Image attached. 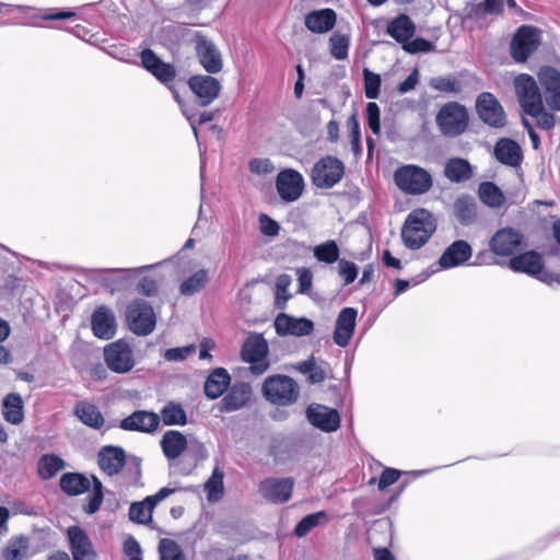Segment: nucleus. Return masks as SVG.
I'll list each match as a JSON object with an SVG mask.
<instances>
[{"mask_svg":"<svg viewBox=\"0 0 560 560\" xmlns=\"http://www.w3.org/2000/svg\"><path fill=\"white\" fill-rule=\"evenodd\" d=\"M59 486L66 494L71 497L81 495L92 487V493L88 498V503L83 505V511L91 515L101 509L104 501V488L96 476L92 475V479H89L81 472H65L59 479Z\"/></svg>","mask_w":560,"mask_h":560,"instance_id":"obj_1","label":"nucleus"},{"mask_svg":"<svg viewBox=\"0 0 560 560\" xmlns=\"http://www.w3.org/2000/svg\"><path fill=\"white\" fill-rule=\"evenodd\" d=\"M435 229V221L428 210L415 209L407 215L401 228L402 243L408 249H419L427 244Z\"/></svg>","mask_w":560,"mask_h":560,"instance_id":"obj_2","label":"nucleus"},{"mask_svg":"<svg viewBox=\"0 0 560 560\" xmlns=\"http://www.w3.org/2000/svg\"><path fill=\"white\" fill-rule=\"evenodd\" d=\"M469 113L465 105L451 101L443 104L435 115L440 132L446 138H457L469 127Z\"/></svg>","mask_w":560,"mask_h":560,"instance_id":"obj_3","label":"nucleus"},{"mask_svg":"<svg viewBox=\"0 0 560 560\" xmlns=\"http://www.w3.org/2000/svg\"><path fill=\"white\" fill-rule=\"evenodd\" d=\"M261 392L264 397L272 405L290 406L298 400L300 387L292 377L276 374L264 381Z\"/></svg>","mask_w":560,"mask_h":560,"instance_id":"obj_4","label":"nucleus"},{"mask_svg":"<svg viewBox=\"0 0 560 560\" xmlns=\"http://www.w3.org/2000/svg\"><path fill=\"white\" fill-rule=\"evenodd\" d=\"M397 187L409 195H422L432 187V176L424 168L408 164L398 167L394 173Z\"/></svg>","mask_w":560,"mask_h":560,"instance_id":"obj_5","label":"nucleus"},{"mask_svg":"<svg viewBox=\"0 0 560 560\" xmlns=\"http://www.w3.org/2000/svg\"><path fill=\"white\" fill-rule=\"evenodd\" d=\"M343 176V162L337 156L329 154L316 161L310 173L312 184L319 189L332 188Z\"/></svg>","mask_w":560,"mask_h":560,"instance_id":"obj_6","label":"nucleus"},{"mask_svg":"<svg viewBox=\"0 0 560 560\" xmlns=\"http://www.w3.org/2000/svg\"><path fill=\"white\" fill-rule=\"evenodd\" d=\"M125 317L129 329L137 336H148L156 326L154 310L144 300L136 299L128 303Z\"/></svg>","mask_w":560,"mask_h":560,"instance_id":"obj_7","label":"nucleus"},{"mask_svg":"<svg viewBox=\"0 0 560 560\" xmlns=\"http://www.w3.org/2000/svg\"><path fill=\"white\" fill-rule=\"evenodd\" d=\"M267 340L258 334H253L246 338L241 349V358L249 363V370L254 375L264 374L270 366L268 360Z\"/></svg>","mask_w":560,"mask_h":560,"instance_id":"obj_8","label":"nucleus"},{"mask_svg":"<svg viewBox=\"0 0 560 560\" xmlns=\"http://www.w3.org/2000/svg\"><path fill=\"white\" fill-rule=\"evenodd\" d=\"M514 89L524 113L537 117L542 110V97L535 79L526 73L518 74Z\"/></svg>","mask_w":560,"mask_h":560,"instance_id":"obj_9","label":"nucleus"},{"mask_svg":"<svg viewBox=\"0 0 560 560\" xmlns=\"http://www.w3.org/2000/svg\"><path fill=\"white\" fill-rule=\"evenodd\" d=\"M489 245L495 256L510 258L516 256V253L526 246L523 234L512 228L498 230L491 237Z\"/></svg>","mask_w":560,"mask_h":560,"instance_id":"obj_10","label":"nucleus"},{"mask_svg":"<svg viewBox=\"0 0 560 560\" xmlns=\"http://www.w3.org/2000/svg\"><path fill=\"white\" fill-rule=\"evenodd\" d=\"M104 360L107 368L118 374L132 370L135 359L131 348L124 340H117L104 348Z\"/></svg>","mask_w":560,"mask_h":560,"instance_id":"obj_11","label":"nucleus"},{"mask_svg":"<svg viewBox=\"0 0 560 560\" xmlns=\"http://www.w3.org/2000/svg\"><path fill=\"white\" fill-rule=\"evenodd\" d=\"M195 51L199 63L208 73H218L223 68L222 57L212 40L201 32H195Z\"/></svg>","mask_w":560,"mask_h":560,"instance_id":"obj_12","label":"nucleus"},{"mask_svg":"<svg viewBox=\"0 0 560 560\" xmlns=\"http://www.w3.org/2000/svg\"><path fill=\"white\" fill-rule=\"evenodd\" d=\"M539 35L537 30L523 25L511 42V55L516 62H525L528 57L538 48Z\"/></svg>","mask_w":560,"mask_h":560,"instance_id":"obj_13","label":"nucleus"},{"mask_svg":"<svg viewBox=\"0 0 560 560\" xmlns=\"http://www.w3.org/2000/svg\"><path fill=\"white\" fill-rule=\"evenodd\" d=\"M479 118L490 127L500 128L505 125V114L497 97L490 92H482L476 100Z\"/></svg>","mask_w":560,"mask_h":560,"instance_id":"obj_14","label":"nucleus"},{"mask_svg":"<svg viewBox=\"0 0 560 560\" xmlns=\"http://www.w3.org/2000/svg\"><path fill=\"white\" fill-rule=\"evenodd\" d=\"M141 66L150 72L159 82L166 86L173 84L176 78V69L173 65L163 61L151 48L140 52Z\"/></svg>","mask_w":560,"mask_h":560,"instance_id":"obj_15","label":"nucleus"},{"mask_svg":"<svg viewBox=\"0 0 560 560\" xmlns=\"http://www.w3.org/2000/svg\"><path fill=\"white\" fill-rule=\"evenodd\" d=\"M294 479L287 478H266L259 483V492L269 502L281 504L288 502L293 492Z\"/></svg>","mask_w":560,"mask_h":560,"instance_id":"obj_16","label":"nucleus"},{"mask_svg":"<svg viewBox=\"0 0 560 560\" xmlns=\"http://www.w3.org/2000/svg\"><path fill=\"white\" fill-rule=\"evenodd\" d=\"M175 489L164 487L161 488L155 494L148 495L141 502H133L129 508V518L130 521L147 525L152 522V512L156 504L173 494Z\"/></svg>","mask_w":560,"mask_h":560,"instance_id":"obj_17","label":"nucleus"},{"mask_svg":"<svg viewBox=\"0 0 560 560\" xmlns=\"http://www.w3.org/2000/svg\"><path fill=\"white\" fill-rule=\"evenodd\" d=\"M67 536L72 560H97V552L84 529L72 525L68 527Z\"/></svg>","mask_w":560,"mask_h":560,"instance_id":"obj_18","label":"nucleus"},{"mask_svg":"<svg viewBox=\"0 0 560 560\" xmlns=\"http://www.w3.org/2000/svg\"><path fill=\"white\" fill-rule=\"evenodd\" d=\"M188 86L200 106L210 105L220 94V81L211 75L197 74L188 79Z\"/></svg>","mask_w":560,"mask_h":560,"instance_id":"obj_19","label":"nucleus"},{"mask_svg":"<svg viewBox=\"0 0 560 560\" xmlns=\"http://www.w3.org/2000/svg\"><path fill=\"white\" fill-rule=\"evenodd\" d=\"M276 187L282 200L292 202L302 195L304 179L298 171L284 170L278 174Z\"/></svg>","mask_w":560,"mask_h":560,"instance_id":"obj_20","label":"nucleus"},{"mask_svg":"<svg viewBox=\"0 0 560 560\" xmlns=\"http://www.w3.org/2000/svg\"><path fill=\"white\" fill-rule=\"evenodd\" d=\"M306 413L308 421L324 432H335L340 427V415L334 408L315 404L307 408Z\"/></svg>","mask_w":560,"mask_h":560,"instance_id":"obj_21","label":"nucleus"},{"mask_svg":"<svg viewBox=\"0 0 560 560\" xmlns=\"http://www.w3.org/2000/svg\"><path fill=\"white\" fill-rule=\"evenodd\" d=\"M253 395L252 387L248 383L238 382L232 385L229 392L218 404L221 412H233L247 406Z\"/></svg>","mask_w":560,"mask_h":560,"instance_id":"obj_22","label":"nucleus"},{"mask_svg":"<svg viewBox=\"0 0 560 560\" xmlns=\"http://www.w3.org/2000/svg\"><path fill=\"white\" fill-rule=\"evenodd\" d=\"M97 464L107 476L118 475L126 465V453L120 446L105 445L97 453Z\"/></svg>","mask_w":560,"mask_h":560,"instance_id":"obj_23","label":"nucleus"},{"mask_svg":"<svg viewBox=\"0 0 560 560\" xmlns=\"http://www.w3.org/2000/svg\"><path fill=\"white\" fill-rule=\"evenodd\" d=\"M358 312L353 307H345L338 314L334 330V342L339 347H347L354 334Z\"/></svg>","mask_w":560,"mask_h":560,"instance_id":"obj_24","label":"nucleus"},{"mask_svg":"<svg viewBox=\"0 0 560 560\" xmlns=\"http://www.w3.org/2000/svg\"><path fill=\"white\" fill-rule=\"evenodd\" d=\"M275 328L278 335L303 337L313 332L314 323L305 317L294 318L285 313H280L275 319Z\"/></svg>","mask_w":560,"mask_h":560,"instance_id":"obj_25","label":"nucleus"},{"mask_svg":"<svg viewBox=\"0 0 560 560\" xmlns=\"http://www.w3.org/2000/svg\"><path fill=\"white\" fill-rule=\"evenodd\" d=\"M160 424V416L153 411L137 410L120 421L119 427L126 431L151 433Z\"/></svg>","mask_w":560,"mask_h":560,"instance_id":"obj_26","label":"nucleus"},{"mask_svg":"<svg viewBox=\"0 0 560 560\" xmlns=\"http://www.w3.org/2000/svg\"><path fill=\"white\" fill-rule=\"evenodd\" d=\"M509 267L515 272H524L540 279L544 271L541 255L535 250L518 253L509 260Z\"/></svg>","mask_w":560,"mask_h":560,"instance_id":"obj_27","label":"nucleus"},{"mask_svg":"<svg viewBox=\"0 0 560 560\" xmlns=\"http://www.w3.org/2000/svg\"><path fill=\"white\" fill-rule=\"evenodd\" d=\"M539 81L545 90L546 102L553 110H560V72L545 68L539 72Z\"/></svg>","mask_w":560,"mask_h":560,"instance_id":"obj_28","label":"nucleus"},{"mask_svg":"<svg viewBox=\"0 0 560 560\" xmlns=\"http://www.w3.org/2000/svg\"><path fill=\"white\" fill-rule=\"evenodd\" d=\"M91 328L95 337L110 339L116 332L113 312L106 306H98L91 316Z\"/></svg>","mask_w":560,"mask_h":560,"instance_id":"obj_29","label":"nucleus"},{"mask_svg":"<svg viewBox=\"0 0 560 560\" xmlns=\"http://www.w3.org/2000/svg\"><path fill=\"white\" fill-rule=\"evenodd\" d=\"M472 254L471 246L464 240L453 242L442 254L439 264L442 268H453L466 262Z\"/></svg>","mask_w":560,"mask_h":560,"instance_id":"obj_30","label":"nucleus"},{"mask_svg":"<svg viewBox=\"0 0 560 560\" xmlns=\"http://www.w3.org/2000/svg\"><path fill=\"white\" fill-rule=\"evenodd\" d=\"M231 384V375L224 368L213 369L203 385V392L207 398L214 400L221 397Z\"/></svg>","mask_w":560,"mask_h":560,"instance_id":"obj_31","label":"nucleus"},{"mask_svg":"<svg viewBox=\"0 0 560 560\" xmlns=\"http://www.w3.org/2000/svg\"><path fill=\"white\" fill-rule=\"evenodd\" d=\"M160 444L164 456L170 460H174L185 452L188 442L182 432L168 430L163 434Z\"/></svg>","mask_w":560,"mask_h":560,"instance_id":"obj_32","label":"nucleus"},{"mask_svg":"<svg viewBox=\"0 0 560 560\" xmlns=\"http://www.w3.org/2000/svg\"><path fill=\"white\" fill-rule=\"evenodd\" d=\"M494 155L499 162L510 166H518L523 158L518 143L509 138H502L495 143Z\"/></svg>","mask_w":560,"mask_h":560,"instance_id":"obj_33","label":"nucleus"},{"mask_svg":"<svg viewBox=\"0 0 560 560\" xmlns=\"http://www.w3.org/2000/svg\"><path fill=\"white\" fill-rule=\"evenodd\" d=\"M415 33V23L404 13L393 19L387 25V34L401 45L411 39Z\"/></svg>","mask_w":560,"mask_h":560,"instance_id":"obj_34","label":"nucleus"},{"mask_svg":"<svg viewBox=\"0 0 560 560\" xmlns=\"http://www.w3.org/2000/svg\"><path fill=\"white\" fill-rule=\"evenodd\" d=\"M73 415L85 425L98 430L104 425V417L100 409L88 400L75 404Z\"/></svg>","mask_w":560,"mask_h":560,"instance_id":"obj_35","label":"nucleus"},{"mask_svg":"<svg viewBox=\"0 0 560 560\" xmlns=\"http://www.w3.org/2000/svg\"><path fill=\"white\" fill-rule=\"evenodd\" d=\"M1 411L3 419L11 424L18 425L24 420V401L20 394L10 393L2 399Z\"/></svg>","mask_w":560,"mask_h":560,"instance_id":"obj_36","label":"nucleus"},{"mask_svg":"<svg viewBox=\"0 0 560 560\" xmlns=\"http://www.w3.org/2000/svg\"><path fill=\"white\" fill-rule=\"evenodd\" d=\"M336 12L332 9L313 11L305 16V26L313 33H326L336 24Z\"/></svg>","mask_w":560,"mask_h":560,"instance_id":"obj_37","label":"nucleus"},{"mask_svg":"<svg viewBox=\"0 0 560 560\" xmlns=\"http://www.w3.org/2000/svg\"><path fill=\"white\" fill-rule=\"evenodd\" d=\"M444 175L453 183H463L472 177V168L467 160L452 158L445 164Z\"/></svg>","mask_w":560,"mask_h":560,"instance_id":"obj_38","label":"nucleus"},{"mask_svg":"<svg viewBox=\"0 0 560 560\" xmlns=\"http://www.w3.org/2000/svg\"><path fill=\"white\" fill-rule=\"evenodd\" d=\"M454 213L460 224H471L477 217L475 200L469 196L458 197L454 203Z\"/></svg>","mask_w":560,"mask_h":560,"instance_id":"obj_39","label":"nucleus"},{"mask_svg":"<svg viewBox=\"0 0 560 560\" xmlns=\"http://www.w3.org/2000/svg\"><path fill=\"white\" fill-rule=\"evenodd\" d=\"M161 420L164 425H185L187 423V413L180 404L168 401L161 409Z\"/></svg>","mask_w":560,"mask_h":560,"instance_id":"obj_40","label":"nucleus"},{"mask_svg":"<svg viewBox=\"0 0 560 560\" xmlns=\"http://www.w3.org/2000/svg\"><path fill=\"white\" fill-rule=\"evenodd\" d=\"M65 467V462L58 455L44 454L37 464L38 476L43 480L55 477Z\"/></svg>","mask_w":560,"mask_h":560,"instance_id":"obj_41","label":"nucleus"},{"mask_svg":"<svg viewBox=\"0 0 560 560\" xmlns=\"http://www.w3.org/2000/svg\"><path fill=\"white\" fill-rule=\"evenodd\" d=\"M329 517L325 511H318L304 516L295 526L294 534L298 537L306 536L316 526L328 522Z\"/></svg>","mask_w":560,"mask_h":560,"instance_id":"obj_42","label":"nucleus"},{"mask_svg":"<svg viewBox=\"0 0 560 560\" xmlns=\"http://www.w3.org/2000/svg\"><path fill=\"white\" fill-rule=\"evenodd\" d=\"M478 192L480 200L489 207H499L504 200L502 191L492 182L481 183Z\"/></svg>","mask_w":560,"mask_h":560,"instance_id":"obj_43","label":"nucleus"},{"mask_svg":"<svg viewBox=\"0 0 560 560\" xmlns=\"http://www.w3.org/2000/svg\"><path fill=\"white\" fill-rule=\"evenodd\" d=\"M314 257L325 264H334L339 259L340 249L336 241H327L316 245L313 249Z\"/></svg>","mask_w":560,"mask_h":560,"instance_id":"obj_44","label":"nucleus"},{"mask_svg":"<svg viewBox=\"0 0 560 560\" xmlns=\"http://www.w3.org/2000/svg\"><path fill=\"white\" fill-rule=\"evenodd\" d=\"M208 282L207 271L200 269L180 283L179 292L183 295H194L206 287Z\"/></svg>","mask_w":560,"mask_h":560,"instance_id":"obj_45","label":"nucleus"},{"mask_svg":"<svg viewBox=\"0 0 560 560\" xmlns=\"http://www.w3.org/2000/svg\"><path fill=\"white\" fill-rule=\"evenodd\" d=\"M28 540L25 537L12 538L4 548L2 556L4 560H22L27 552Z\"/></svg>","mask_w":560,"mask_h":560,"instance_id":"obj_46","label":"nucleus"},{"mask_svg":"<svg viewBox=\"0 0 560 560\" xmlns=\"http://www.w3.org/2000/svg\"><path fill=\"white\" fill-rule=\"evenodd\" d=\"M430 86L447 94H457L463 90L460 81L453 75L433 78L430 81Z\"/></svg>","mask_w":560,"mask_h":560,"instance_id":"obj_47","label":"nucleus"},{"mask_svg":"<svg viewBox=\"0 0 560 560\" xmlns=\"http://www.w3.org/2000/svg\"><path fill=\"white\" fill-rule=\"evenodd\" d=\"M160 560H186L180 546L170 538H163L159 544Z\"/></svg>","mask_w":560,"mask_h":560,"instance_id":"obj_48","label":"nucleus"},{"mask_svg":"<svg viewBox=\"0 0 560 560\" xmlns=\"http://www.w3.org/2000/svg\"><path fill=\"white\" fill-rule=\"evenodd\" d=\"M330 55L337 60L348 57L349 37L343 34L334 33L329 38Z\"/></svg>","mask_w":560,"mask_h":560,"instance_id":"obj_49","label":"nucleus"},{"mask_svg":"<svg viewBox=\"0 0 560 560\" xmlns=\"http://www.w3.org/2000/svg\"><path fill=\"white\" fill-rule=\"evenodd\" d=\"M363 80H364V93L365 96L370 100H375L381 94V75L372 72L368 68L363 69Z\"/></svg>","mask_w":560,"mask_h":560,"instance_id":"obj_50","label":"nucleus"},{"mask_svg":"<svg viewBox=\"0 0 560 560\" xmlns=\"http://www.w3.org/2000/svg\"><path fill=\"white\" fill-rule=\"evenodd\" d=\"M209 500L217 499L223 493V472L219 468H214L211 477L208 479L205 486Z\"/></svg>","mask_w":560,"mask_h":560,"instance_id":"obj_51","label":"nucleus"},{"mask_svg":"<svg viewBox=\"0 0 560 560\" xmlns=\"http://www.w3.org/2000/svg\"><path fill=\"white\" fill-rule=\"evenodd\" d=\"M369 128L375 136L381 133V110L375 102H369L365 108Z\"/></svg>","mask_w":560,"mask_h":560,"instance_id":"obj_52","label":"nucleus"},{"mask_svg":"<svg viewBox=\"0 0 560 560\" xmlns=\"http://www.w3.org/2000/svg\"><path fill=\"white\" fill-rule=\"evenodd\" d=\"M434 46L425 38L417 37L412 40H407L402 45V49L408 54L429 52L433 50Z\"/></svg>","mask_w":560,"mask_h":560,"instance_id":"obj_53","label":"nucleus"},{"mask_svg":"<svg viewBox=\"0 0 560 560\" xmlns=\"http://www.w3.org/2000/svg\"><path fill=\"white\" fill-rule=\"evenodd\" d=\"M348 127L350 128V142L352 151L355 154L361 153V131L357 115L353 114L348 119Z\"/></svg>","mask_w":560,"mask_h":560,"instance_id":"obj_54","label":"nucleus"},{"mask_svg":"<svg viewBox=\"0 0 560 560\" xmlns=\"http://www.w3.org/2000/svg\"><path fill=\"white\" fill-rule=\"evenodd\" d=\"M122 551L128 560H143L141 546L133 536H128L125 539Z\"/></svg>","mask_w":560,"mask_h":560,"instance_id":"obj_55","label":"nucleus"},{"mask_svg":"<svg viewBox=\"0 0 560 560\" xmlns=\"http://www.w3.org/2000/svg\"><path fill=\"white\" fill-rule=\"evenodd\" d=\"M258 221H259L260 232L264 235L275 237L279 234V231H280L279 223L276 220L271 219L266 213H261L258 218Z\"/></svg>","mask_w":560,"mask_h":560,"instance_id":"obj_56","label":"nucleus"},{"mask_svg":"<svg viewBox=\"0 0 560 560\" xmlns=\"http://www.w3.org/2000/svg\"><path fill=\"white\" fill-rule=\"evenodd\" d=\"M339 275L343 278L345 285L351 284L358 277V267L354 262L341 259L339 261Z\"/></svg>","mask_w":560,"mask_h":560,"instance_id":"obj_57","label":"nucleus"},{"mask_svg":"<svg viewBox=\"0 0 560 560\" xmlns=\"http://www.w3.org/2000/svg\"><path fill=\"white\" fill-rule=\"evenodd\" d=\"M195 350V346L170 348L165 350L163 358L166 361H183L194 353Z\"/></svg>","mask_w":560,"mask_h":560,"instance_id":"obj_58","label":"nucleus"},{"mask_svg":"<svg viewBox=\"0 0 560 560\" xmlns=\"http://www.w3.org/2000/svg\"><path fill=\"white\" fill-rule=\"evenodd\" d=\"M401 476V471L395 468H385L378 479V489L384 490L387 487L398 481Z\"/></svg>","mask_w":560,"mask_h":560,"instance_id":"obj_59","label":"nucleus"},{"mask_svg":"<svg viewBox=\"0 0 560 560\" xmlns=\"http://www.w3.org/2000/svg\"><path fill=\"white\" fill-rule=\"evenodd\" d=\"M248 168L254 174L265 175L273 171V165L268 159L255 158L249 161Z\"/></svg>","mask_w":560,"mask_h":560,"instance_id":"obj_60","label":"nucleus"},{"mask_svg":"<svg viewBox=\"0 0 560 560\" xmlns=\"http://www.w3.org/2000/svg\"><path fill=\"white\" fill-rule=\"evenodd\" d=\"M137 290L145 296H153L158 293L159 285L152 277H143L139 280Z\"/></svg>","mask_w":560,"mask_h":560,"instance_id":"obj_61","label":"nucleus"},{"mask_svg":"<svg viewBox=\"0 0 560 560\" xmlns=\"http://www.w3.org/2000/svg\"><path fill=\"white\" fill-rule=\"evenodd\" d=\"M419 82V72L417 69H413L409 75L398 84V92L405 94L416 88Z\"/></svg>","mask_w":560,"mask_h":560,"instance_id":"obj_62","label":"nucleus"},{"mask_svg":"<svg viewBox=\"0 0 560 560\" xmlns=\"http://www.w3.org/2000/svg\"><path fill=\"white\" fill-rule=\"evenodd\" d=\"M313 276L308 269H301L299 272V292L308 293L312 288Z\"/></svg>","mask_w":560,"mask_h":560,"instance_id":"obj_63","label":"nucleus"},{"mask_svg":"<svg viewBox=\"0 0 560 560\" xmlns=\"http://www.w3.org/2000/svg\"><path fill=\"white\" fill-rule=\"evenodd\" d=\"M483 13L500 14L503 11V0H485L478 4Z\"/></svg>","mask_w":560,"mask_h":560,"instance_id":"obj_64","label":"nucleus"}]
</instances>
